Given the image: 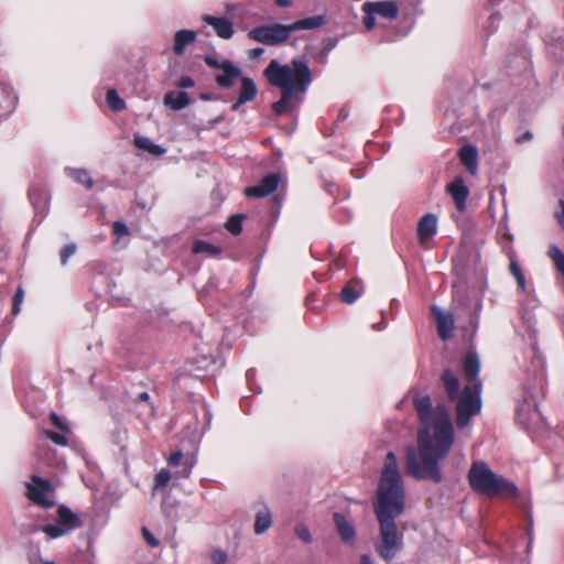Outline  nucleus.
Returning a JSON list of instances; mask_svg holds the SVG:
<instances>
[{
    "label": "nucleus",
    "instance_id": "nucleus-1",
    "mask_svg": "<svg viewBox=\"0 0 564 564\" xmlns=\"http://www.w3.org/2000/svg\"><path fill=\"white\" fill-rule=\"evenodd\" d=\"M422 423L417 434L421 462L413 447L405 451L406 473L415 479L430 478L434 482L442 481L438 460L447 456L454 443V429L449 413L444 405H432L429 394L416 395L413 400Z\"/></svg>",
    "mask_w": 564,
    "mask_h": 564
},
{
    "label": "nucleus",
    "instance_id": "nucleus-2",
    "mask_svg": "<svg viewBox=\"0 0 564 564\" xmlns=\"http://www.w3.org/2000/svg\"><path fill=\"white\" fill-rule=\"evenodd\" d=\"M405 507V488L393 452L386 455L377 488L375 513L380 527V540L376 551L386 561L395 557L402 546L394 519L401 516Z\"/></svg>",
    "mask_w": 564,
    "mask_h": 564
},
{
    "label": "nucleus",
    "instance_id": "nucleus-3",
    "mask_svg": "<svg viewBox=\"0 0 564 564\" xmlns=\"http://www.w3.org/2000/svg\"><path fill=\"white\" fill-rule=\"evenodd\" d=\"M263 75L271 86L281 89L280 100L272 105V110L278 116L296 109L313 80L311 69L302 58H294L290 64H280L272 59Z\"/></svg>",
    "mask_w": 564,
    "mask_h": 564
},
{
    "label": "nucleus",
    "instance_id": "nucleus-4",
    "mask_svg": "<svg viewBox=\"0 0 564 564\" xmlns=\"http://www.w3.org/2000/svg\"><path fill=\"white\" fill-rule=\"evenodd\" d=\"M464 375L468 384L460 393L458 378L451 371L445 370L442 375V381L451 401H457V426L465 427L473 415L480 412L481 381L478 379L480 361L475 352H469L464 359Z\"/></svg>",
    "mask_w": 564,
    "mask_h": 564
},
{
    "label": "nucleus",
    "instance_id": "nucleus-5",
    "mask_svg": "<svg viewBox=\"0 0 564 564\" xmlns=\"http://www.w3.org/2000/svg\"><path fill=\"white\" fill-rule=\"evenodd\" d=\"M468 481L471 489L486 496H501L514 498L519 494L518 487L494 473L484 460L474 462L468 471Z\"/></svg>",
    "mask_w": 564,
    "mask_h": 564
},
{
    "label": "nucleus",
    "instance_id": "nucleus-6",
    "mask_svg": "<svg viewBox=\"0 0 564 564\" xmlns=\"http://www.w3.org/2000/svg\"><path fill=\"white\" fill-rule=\"evenodd\" d=\"M291 35L290 24L275 23L271 25H261L248 32V37L256 42L274 46L289 40Z\"/></svg>",
    "mask_w": 564,
    "mask_h": 564
},
{
    "label": "nucleus",
    "instance_id": "nucleus-7",
    "mask_svg": "<svg viewBox=\"0 0 564 564\" xmlns=\"http://www.w3.org/2000/svg\"><path fill=\"white\" fill-rule=\"evenodd\" d=\"M205 63L215 69H219L221 73L217 74L215 80L218 86L223 88L231 87L235 82L241 77V70L229 59L219 61L216 55H205Z\"/></svg>",
    "mask_w": 564,
    "mask_h": 564
},
{
    "label": "nucleus",
    "instance_id": "nucleus-8",
    "mask_svg": "<svg viewBox=\"0 0 564 564\" xmlns=\"http://www.w3.org/2000/svg\"><path fill=\"white\" fill-rule=\"evenodd\" d=\"M53 487L50 481L33 475L31 482L26 484V497L35 505L43 508L54 506Z\"/></svg>",
    "mask_w": 564,
    "mask_h": 564
},
{
    "label": "nucleus",
    "instance_id": "nucleus-9",
    "mask_svg": "<svg viewBox=\"0 0 564 564\" xmlns=\"http://www.w3.org/2000/svg\"><path fill=\"white\" fill-rule=\"evenodd\" d=\"M280 183V175L276 173L264 176L258 185L245 188V195L248 197L261 198L274 193Z\"/></svg>",
    "mask_w": 564,
    "mask_h": 564
},
{
    "label": "nucleus",
    "instance_id": "nucleus-10",
    "mask_svg": "<svg viewBox=\"0 0 564 564\" xmlns=\"http://www.w3.org/2000/svg\"><path fill=\"white\" fill-rule=\"evenodd\" d=\"M432 314L434 316L437 334L442 340H447L455 328V319L452 313H447L438 306H432Z\"/></svg>",
    "mask_w": 564,
    "mask_h": 564
},
{
    "label": "nucleus",
    "instance_id": "nucleus-11",
    "mask_svg": "<svg viewBox=\"0 0 564 564\" xmlns=\"http://www.w3.org/2000/svg\"><path fill=\"white\" fill-rule=\"evenodd\" d=\"M362 11L373 12L389 20L395 19L399 13L398 6L393 1H368L362 4Z\"/></svg>",
    "mask_w": 564,
    "mask_h": 564
},
{
    "label": "nucleus",
    "instance_id": "nucleus-12",
    "mask_svg": "<svg viewBox=\"0 0 564 564\" xmlns=\"http://www.w3.org/2000/svg\"><path fill=\"white\" fill-rule=\"evenodd\" d=\"M203 21L212 25L216 31L217 35L221 39L228 40L234 35V25L231 21L226 18H216L213 15H204Z\"/></svg>",
    "mask_w": 564,
    "mask_h": 564
},
{
    "label": "nucleus",
    "instance_id": "nucleus-13",
    "mask_svg": "<svg viewBox=\"0 0 564 564\" xmlns=\"http://www.w3.org/2000/svg\"><path fill=\"white\" fill-rule=\"evenodd\" d=\"M459 159L471 175L478 171V151L476 147L466 144L459 150Z\"/></svg>",
    "mask_w": 564,
    "mask_h": 564
},
{
    "label": "nucleus",
    "instance_id": "nucleus-14",
    "mask_svg": "<svg viewBox=\"0 0 564 564\" xmlns=\"http://www.w3.org/2000/svg\"><path fill=\"white\" fill-rule=\"evenodd\" d=\"M447 189L452 195L457 209L464 210L466 199L469 195V191L467 186L464 184V181L462 178H456L448 185Z\"/></svg>",
    "mask_w": 564,
    "mask_h": 564
},
{
    "label": "nucleus",
    "instance_id": "nucleus-15",
    "mask_svg": "<svg viewBox=\"0 0 564 564\" xmlns=\"http://www.w3.org/2000/svg\"><path fill=\"white\" fill-rule=\"evenodd\" d=\"M437 227L436 216L433 214L424 215L417 225V236L422 243L429 240L435 232Z\"/></svg>",
    "mask_w": 564,
    "mask_h": 564
},
{
    "label": "nucleus",
    "instance_id": "nucleus-16",
    "mask_svg": "<svg viewBox=\"0 0 564 564\" xmlns=\"http://www.w3.org/2000/svg\"><path fill=\"white\" fill-rule=\"evenodd\" d=\"M327 23V17L325 14H318L305 19H301L290 24L291 33L302 30H316L324 26Z\"/></svg>",
    "mask_w": 564,
    "mask_h": 564
},
{
    "label": "nucleus",
    "instance_id": "nucleus-17",
    "mask_svg": "<svg viewBox=\"0 0 564 564\" xmlns=\"http://www.w3.org/2000/svg\"><path fill=\"white\" fill-rule=\"evenodd\" d=\"M334 521L341 540L346 543L354 542L356 538V531L350 522L346 519V517L341 513L335 512Z\"/></svg>",
    "mask_w": 564,
    "mask_h": 564
},
{
    "label": "nucleus",
    "instance_id": "nucleus-18",
    "mask_svg": "<svg viewBox=\"0 0 564 564\" xmlns=\"http://www.w3.org/2000/svg\"><path fill=\"white\" fill-rule=\"evenodd\" d=\"M57 521L59 522L61 525L65 527L68 530V532L82 525L79 517L65 506L58 507Z\"/></svg>",
    "mask_w": 564,
    "mask_h": 564
},
{
    "label": "nucleus",
    "instance_id": "nucleus-19",
    "mask_svg": "<svg viewBox=\"0 0 564 564\" xmlns=\"http://www.w3.org/2000/svg\"><path fill=\"white\" fill-rule=\"evenodd\" d=\"M163 102L173 110H181L189 105L191 98L185 91H170L164 96Z\"/></svg>",
    "mask_w": 564,
    "mask_h": 564
},
{
    "label": "nucleus",
    "instance_id": "nucleus-20",
    "mask_svg": "<svg viewBox=\"0 0 564 564\" xmlns=\"http://www.w3.org/2000/svg\"><path fill=\"white\" fill-rule=\"evenodd\" d=\"M258 94V88L254 80L250 77L240 78L239 98L240 102L252 101Z\"/></svg>",
    "mask_w": 564,
    "mask_h": 564
},
{
    "label": "nucleus",
    "instance_id": "nucleus-21",
    "mask_svg": "<svg viewBox=\"0 0 564 564\" xmlns=\"http://www.w3.org/2000/svg\"><path fill=\"white\" fill-rule=\"evenodd\" d=\"M196 40V33L191 30H181L174 36V53L181 55L184 53L185 46Z\"/></svg>",
    "mask_w": 564,
    "mask_h": 564
},
{
    "label": "nucleus",
    "instance_id": "nucleus-22",
    "mask_svg": "<svg viewBox=\"0 0 564 564\" xmlns=\"http://www.w3.org/2000/svg\"><path fill=\"white\" fill-rule=\"evenodd\" d=\"M272 525V514L268 508L260 510L256 514L254 533L262 534Z\"/></svg>",
    "mask_w": 564,
    "mask_h": 564
},
{
    "label": "nucleus",
    "instance_id": "nucleus-23",
    "mask_svg": "<svg viewBox=\"0 0 564 564\" xmlns=\"http://www.w3.org/2000/svg\"><path fill=\"white\" fill-rule=\"evenodd\" d=\"M362 292V286L357 282L348 283L340 292V299L346 304L355 303Z\"/></svg>",
    "mask_w": 564,
    "mask_h": 564
},
{
    "label": "nucleus",
    "instance_id": "nucleus-24",
    "mask_svg": "<svg viewBox=\"0 0 564 564\" xmlns=\"http://www.w3.org/2000/svg\"><path fill=\"white\" fill-rule=\"evenodd\" d=\"M134 144L139 149H142L153 155H162L165 153V149L159 144L153 143L152 140L147 137H135Z\"/></svg>",
    "mask_w": 564,
    "mask_h": 564
},
{
    "label": "nucleus",
    "instance_id": "nucleus-25",
    "mask_svg": "<svg viewBox=\"0 0 564 564\" xmlns=\"http://www.w3.org/2000/svg\"><path fill=\"white\" fill-rule=\"evenodd\" d=\"M68 175L77 183L83 184L86 188H91L94 181L89 173L84 169H67Z\"/></svg>",
    "mask_w": 564,
    "mask_h": 564
},
{
    "label": "nucleus",
    "instance_id": "nucleus-26",
    "mask_svg": "<svg viewBox=\"0 0 564 564\" xmlns=\"http://www.w3.org/2000/svg\"><path fill=\"white\" fill-rule=\"evenodd\" d=\"M192 251L194 253H207L209 256H217L220 253V248L214 245H210L203 240H197L193 243Z\"/></svg>",
    "mask_w": 564,
    "mask_h": 564
},
{
    "label": "nucleus",
    "instance_id": "nucleus-27",
    "mask_svg": "<svg viewBox=\"0 0 564 564\" xmlns=\"http://www.w3.org/2000/svg\"><path fill=\"white\" fill-rule=\"evenodd\" d=\"M549 257L553 260L556 269L564 275V253L561 249L552 245L549 249Z\"/></svg>",
    "mask_w": 564,
    "mask_h": 564
},
{
    "label": "nucleus",
    "instance_id": "nucleus-28",
    "mask_svg": "<svg viewBox=\"0 0 564 564\" xmlns=\"http://www.w3.org/2000/svg\"><path fill=\"white\" fill-rule=\"evenodd\" d=\"M107 102L113 111H120L126 107L124 100L120 98L115 89H109L107 91Z\"/></svg>",
    "mask_w": 564,
    "mask_h": 564
},
{
    "label": "nucleus",
    "instance_id": "nucleus-29",
    "mask_svg": "<svg viewBox=\"0 0 564 564\" xmlns=\"http://www.w3.org/2000/svg\"><path fill=\"white\" fill-rule=\"evenodd\" d=\"M43 532L50 538V539H56V538H59V536H63L68 532V530L61 525L59 522L57 521V524H47L43 528Z\"/></svg>",
    "mask_w": 564,
    "mask_h": 564
},
{
    "label": "nucleus",
    "instance_id": "nucleus-30",
    "mask_svg": "<svg viewBox=\"0 0 564 564\" xmlns=\"http://www.w3.org/2000/svg\"><path fill=\"white\" fill-rule=\"evenodd\" d=\"M243 215H234L226 223V229L232 235H239L242 230Z\"/></svg>",
    "mask_w": 564,
    "mask_h": 564
},
{
    "label": "nucleus",
    "instance_id": "nucleus-31",
    "mask_svg": "<svg viewBox=\"0 0 564 564\" xmlns=\"http://www.w3.org/2000/svg\"><path fill=\"white\" fill-rule=\"evenodd\" d=\"M170 479L171 473L165 468L161 469L154 478L153 489L158 490L164 488L169 484Z\"/></svg>",
    "mask_w": 564,
    "mask_h": 564
},
{
    "label": "nucleus",
    "instance_id": "nucleus-32",
    "mask_svg": "<svg viewBox=\"0 0 564 564\" xmlns=\"http://www.w3.org/2000/svg\"><path fill=\"white\" fill-rule=\"evenodd\" d=\"M295 534L296 536L302 540L304 543H311L312 542V535H311V532L308 530V528L303 524V523H299L296 527H295Z\"/></svg>",
    "mask_w": 564,
    "mask_h": 564
},
{
    "label": "nucleus",
    "instance_id": "nucleus-33",
    "mask_svg": "<svg viewBox=\"0 0 564 564\" xmlns=\"http://www.w3.org/2000/svg\"><path fill=\"white\" fill-rule=\"evenodd\" d=\"M23 299H24V291H23V289L21 286H19L17 289V292H15L14 296H13L12 313L14 315L19 314L20 306H21V304L23 302Z\"/></svg>",
    "mask_w": 564,
    "mask_h": 564
},
{
    "label": "nucleus",
    "instance_id": "nucleus-34",
    "mask_svg": "<svg viewBox=\"0 0 564 564\" xmlns=\"http://www.w3.org/2000/svg\"><path fill=\"white\" fill-rule=\"evenodd\" d=\"M76 245L75 243H69L67 246H65L62 250H61V262L63 265H65L67 263V260L73 256L75 254L76 252Z\"/></svg>",
    "mask_w": 564,
    "mask_h": 564
},
{
    "label": "nucleus",
    "instance_id": "nucleus-35",
    "mask_svg": "<svg viewBox=\"0 0 564 564\" xmlns=\"http://www.w3.org/2000/svg\"><path fill=\"white\" fill-rule=\"evenodd\" d=\"M212 564H226L228 556L227 554L221 550H214L210 555Z\"/></svg>",
    "mask_w": 564,
    "mask_h": 564
},
{
    "label": "nucleus",
    "instance_id": "nucleus-36",
    "mask_svg": "<svg viewBox=\"0 0 564 564\" xmlns=\"http://www.w3.org/2000/svg\"><path fill=\"white\" fill-rule=\"evenodd\" d=\"M510 269H511L512 274L517 279V282H518L519 286L522 290H524L525 289V279H524V275L521 272V269L514 262L511 263Z\"/></svg>",
    "mask_w": 564,
    "mask_h": 564
},
{
    "label": "nucleus",
    "instance_id": "nucleus-37",
    "mask_svg": "<svg viewBox=\"0 0 564 564\" xmlns=\"http://www.w3.org/2000/svg\"><path fill=\"white\" fill-rule=\"evenodd\" d=\"M46 436L52 441L54 442L55 444H58V445H66L67 444V438L57 433V432H53V431H47L46 432Z\"/></svg>",
    "mask_w": 564,
    "mask_h": 564
},
{
    "label": "nucleus",
    "instance_id": "nucleus-38",
    "mask_svg": "<svg viewBox=\"0 0 564 564\" xmlns=\"http://www.w3.org/2000/svg\"><path fill=\"white\" fill-rule=\"evenodd\" d=\"M113 232L119 236V237H122V236H127L129 235V229L128 227L126 226V224L121 223V221H116L113 223Z\"/></svg>",
    "mask_w": 564,
    "mask_h": 564
},
{
    "label": "nucleus",
    "instance_id": "nucleus-39",
    "mask_svg": "<svg viewBox=\"0 0 564 564\" xmlns=\"http://www.w3.org/2000/svg\"><path fill=\"white\" fill-rule=\"evenodd\" d=\"M142 533H143L144 540L147 541V543L150 546H158L159 545V541L152 535V533L147 528L142 529Z\"/></svg>",
    "mask_w": 564,
    "mask_h": 564
},
{
    "label": "nucleus",
    "instance_id": "nucleus-40",
    "mask_svg": "<svg viewBox=\"0 0 564 564\" xmlns=\"http://www.w3.org/2000/svg\"><path fill=\"white\" fill-rule=\"evenodd\" d=\"M366 17L364 19V23L368 31L372 30L376 25V19L373 12H365Z\"/></svg>",
    "mask_w": 564,
    "mask_h": 564
},
{
    "label": "nucleus",
    "instance_id": "nucleus-41",
    "mask_svg": "<svg viewBox=\"0 0 564 564\" xmlns=\"http://www.w3.org/2000/svg\"><path fill=\"white\" fill-rule=\"evenodd\" d=\"M52 423L62 431H67V426L62 422L61 417L56 413H51Z\"/></svg>",
    "mask_w": 564,
    "mask_h": 564
},
{
    "label": "nucleus",
    "instance_id": "nucleus-42",
    "mask_svg": "<svg viewBox=\"0 0 564 564\" xmlns=\"http://www.w3.org/2000/svg\"><path fill=\"white\" fill-rule=\"evenodd\" d=\"M183 458V454L182 452H175V453H172L170 455V457L167 458V463L171 465V466H176L180 464V462L182 460Z\"/></svg>",
    "mask_w": 564,
    "mask_h": 564
},
{
    "label": "nucleus",
    "instance_id": "nucleus-43",
    "mask_svg": "<svg viewBox=\"0 0 564 564\" xmlns=\"http://www.w3.org/2000/svg\"><path fill=\"white\" fill-rule=\"evenodd\" d=\"M178 85L182 88H191L194 86V80L189 76H182Z\"/></svg>",
    "mask_w": 564,
    "mask_h": 564
},
{
    "label": "nucleus",
    "instance_id": "nucleus-44",
    "mask_svg": "<svg viewBox=\"0 0 564 564\" xmlns=\"http://www.w3.org/2000/svg\"><path fill=\"white\" fill-rule=\"evenodd\" d=\"M263 53H264V48L256 47V48L250 50L249 56L251 58H259L260 56H262Z\"/></svg>",
    "mask_w": 564,
    "mask_h": 564
},
{
    "label": "nucleus",
    "instance_id": "nucleus-45",
    "mask_svg": "<svg viewBox=\"0 0 564 564\" xmlns=\"http://www.w3.org/2000/svg\"><path fill=\"white\" fill-rule=\"evenodd\" d=\"M561 213L557 215L560 225L564 228V200H560Z\"/></svg>",
    "mask_w": 564,
    "mask_h": 564
},
{
    "label": "nucleus",
    "instance_id": "nucleus-46",
    "mask_svg": "<svg viewBox=\"0 0 564 564\" xmlns=\"http://www.w3.org/2000/svg\"><path fill=\"white\" fill-rule=\"evenodd\" d=\"M193 465H194V463H191V464H188V465H186V466H185V468H184V469H183V471H182V477H185V478H186V477H188V476H189V474H191V471H192V468H193Z\"/></svg>",
    "mask_w": 564,
    "mask_h": 564
},
{
    "label": "nucleus",
    "instance_id": "nucleus-47",
    "mask_svg": "<svg viewBox=\"0 0 564 564\" xmlns=\"http://www.w3.org/2000/svg\"><path fill=\"white\" fill-rule=\"evenodd\" d=\"M360 564H373V562H372V560L370 558L369 555L362 554L360 556Z\"/></svg>",
    "mask_w": 564,
    "mask_h": 564
},
{
    "label": "nucleus",
    "instance_id": "nucleus-48",
    "mask_svg": "<svg viewBox=\"0 0 564 564\" xmlns=\"http://www.w3.org/2000/svg\"><path fill=\"white\" fill-rule=\"evenodd\" d=\"M531 139H532V133L528 131V132H525L522 137H520V138L518 139V142H522V141H524V140H531Z\"/></svg>",
    "mask_w": 564,
    "mask_h": 564
},
{
    "label": "nucleus",
    "instance_id": "nucleus-49",
    "mask_svg": "<svg viewBox=\"0 0 564 564\" xmlns=\"http://www.w3.org/2000/svg\"><path fill=\"white\" fill-rule=\"evenodd\" d=\"M139 400H140V401H143V402H148V401L150 400V395H149V393H148V392H141V393L139 394Z\"/></svg>",
    "mask_w": 564,
    "mask_h": 564
},
{
    "label": "nucleus",
    "instance_id": "nucleus-50",
    "mask_svg": "<svg viewBox=\"0 0 564 564\" xmlns=\"http://www.w3.org/2000/svg\"><path fill=\"white\" fill-rule=\"evenodd\" d=\"M242 104H243V102H240V98L238 97L237 101L231 106V109H232L234 111H237V110L240 108V106H241Z\"/></svg>",
    "mask_w": 564,
    "mask_h": 564
},
{
    "label": "nucleus",
    "instance_id": "nucleus-51",
    "mask_svg": "<svg viewBox=\"0 0 564 564\" xmlns=\"http://www.w3.org/2000/svg\"><path fill=\"white\" fill-rule=\"evenodd\" d=\"M276 3L280 7H288V6H290V1L289 0H276Z\"/></svg>",
    "mask_w": 564,
    "mask_h": 564
},
{
    "label": "nucleus",
    "instance_id": "nucleus-52",
    "mask_svg": "<svg viewBox=\"0 0 564 564\" xmlns=\"http://www.w3.org/2000/svg\"><path fill=\"white\" fill-rule=\"evenodd\" d=\"M45 564H55L54 562H45Z\"/></svg>",
    "mask_w": 564,
    "mask_h": 564
}]
</instances>
